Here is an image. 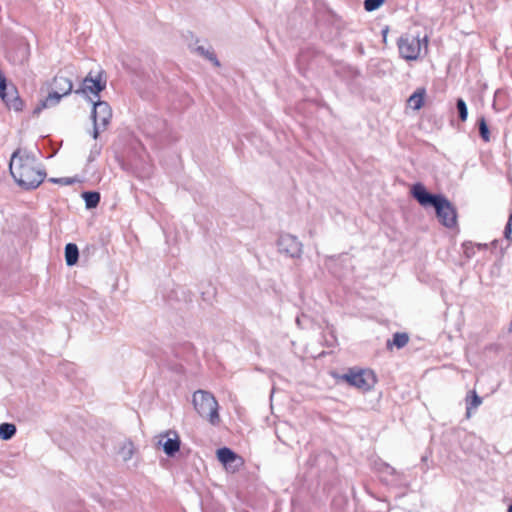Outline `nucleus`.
Wrapping results in <instances>:
<instances>
[{"label": "nucleus", "instance_id": "17", "mask_svg": "<svg viewBox=\"0 0 512 512\" xmlns=\"http://www.w3.org/2000/svg\"><path fill=\"white\" fill-rule=\"evenodd\" d=\"M81 196L87 209H94L100 203L101 196L97 191H84Z\"/></svg>", "mask_w": 512, "mask_h": 512}, {"label": "nucleus", "instance_id": "12", "mask_svg": "<svg viewBox=\"0 0 512 512\" xmlns=\"http://www.w3.org/2000/svg\"><path fill=\"white\" fill-rule=\"evenodd\" d=\"M52 87L62 95H69L73 91V82L70 78L57 74L52 81Z\"/></svg>", "mask_w": 512, "mask_h": 512}, {"label": "nucleus", "instance_id": "5", "mask_svg": "<svg viewBox=\"0 0 512 512\" xmlns=\"http://www.w3.org/2000/svg\"><path fill=\"white\" fill-rule=\"evenodd\" d=\"M422 43H424V49L427 51V36L420 39L418 36L415 37L410 34L402 35L397 41L400 56L408 61L417 60L422 50Z\"/></svg>", "mask_w": 512, "mask_h": 512}, {"label": "nucleus", "instance_id": "24", "mask_svg": "<svg viewBox=\"0 0 512 512\" xmlns=\"http://www.w3.org/2000/svg\"><path fill=\"white\" fill-rule=\"evenodd\" d=\"M384 3L385 0H364V9L372 12L379 9Z\"/></svg>", "mask_w": 512, "mask_h": 512}, {"label": "nucleus", "instance_id": "30", "mask_svg": "<svg viewBox=\"0 0 512 512\" xmlns=\"http://www.w3.org/2000/svg\"><path fill=\"white\" fill-rule=\"evenodd\" d=\"M389 32V27L388 26H385L383 29H382V36H383V41L386 42V38H387V34Z\"/></svg>", "mask_w": 512, "mask_h": 512}, {"label": "nucleus", "instance_id": "18", "mask_svg": "<svg viewBox=\"0 0 512 512\" xmlns=\"http://www.w3.org/2000/svg\"><path fill=\"white\" fill-rule=\"evenodd\" d=\"M482 403V398L475 392L471 391L466 397V417L471 416V411L476 409Z\"/></svg>", "mask_w": 512, "mask_h": 512}, {"label": "nucleus", "instance_id": "16", "mask_svg": "<svg viewBox=\"0 0 512 512\" xmlns=\"http://www.w3.org/2000/svg\"><path fill=\"white\" fill-rule=\"evenodd\" d=\"M216 455L223 465H231L238 458L237 454L228 447L219 448Z\"/></svg>", "mask_w": 512, "mask_h": 512}, {"label": "nucleus", "instance_id": "23", "mask_svg": "<svg viewBox=\"0 0 512 512\" xmlns=\"http://www.w3.org/2000/svg\"><path fill=\"white\" fill-rule=\"evenodd\" d=\"M119 454L121 455L123 461L130 460L134 454L133 443L131 441L125 442L120 448Z\"/></svg>", "mask_w": 512, "mask_h": 512}, {"label": "nucleus", "instance_id": "32", "mask_svg": "<svg viewBox=\"0 0 512 512\" xmlns=\"http://www.w3.org/2000/svg\"><path fill=\"white\" fill-rule=\"evenodd\" d=\"M352 71L354 72V75H355V76H358V75H359V71H358V70L353 69Z\"/></svg>", "mask_w": 512, "mask_h": 512}, {"label": "nucleus", "instance_id": "2", "mask_svg": "<svg viewBox=\"0 0 512 512\" xmlns=\"http://www.w3.org/2000/svg\"><path fill=\"white\" fill-rule=\"evenodd\" d=\"M410 193L422 207H433L438 221L443 226L453 228L457 225L456 208L446 196L429 192L421 182L413 184Z\"/></svg>", "mask_w": 512, "mask_h": 512}, {"label": "nucleus", "instance_id": "27", "mask_svg": "<svg viewBox=\"0 0 512 512\" xmlns=\"http://www.w3.org/2000/svg\"><path fill=\"white\" fill-rule=\"evenodd\" d=\"M463 249H464V254L468 258H471L475 254L474 244L472 242H465V243H463Z\"/></svg>", "mask_w": 512, "mask_h": 512}, {"label": "nucleus", "instance_id": "8", "mask_svg": "<svg viewBox=\"0 0 512 512\" xmlns=\"http://www.w3.org/2000/svg\"><path fill=\"white\" fill-rule=\"evenodd\" d=\"M158 445L168 457H174L180 450L181 440L175 430H168L158 436Z\"/></svg>", "mask_w": 512, "mask_h": 512}, {"label": "nucleus", "instance_id": "20", "mask_svg": "<svg viewBox=\"0 0 512 512\" xmlns=\"http://www.w3.org/2000/svg\"><path fill=\"white\" fill-rule=\"evenodd\" d=\"M195 51L199 55L204 57L205 59H207L210 62H212L214 64V66H216V67L220 66V62H219L216 54L214 53V51L211 49V47L210 48H205L204 46H197Z\"/></svg>", "mask_w": 512, "mask_h": 512}, {"label": "nucleus", "instance_id": "13", "mask_svg": "<svg viewBox=\"0 0 512 512\" xmlns=\"http://www.w3.org/2000/svg\"><path fill=\"white\" fill-rule=\"evenodd\" d=\"M65 261L67 266H74L79 260V249L75 243H67L64 249Z\"/></svg>", "mask_w": 512, "mask_h": 512}, {"label": "nucleus", "instance_id": "1", "mask_svg": "<svg viewBox=\"0 0 512 512\" xmlns=\"http://www.w3.org/2000/svg\"><path fill=\"white\" fill-rule=\"evenodd\" d=\"M36 157L32 152L17 149L13 152L9 170L14 181L25 190L37 188L45 179L46 171L36 168Z\"/></svg>", "mask_w": 512, "mask_h": 512}, {"label": "nucleus", "instance_id": "11", "mask_svg": "<svg viewBox=\"0 0 512 512\" xmlns=\"http://www.w3.org/2000/svg\"><path fill=\"white\" fill-rule=\"evenodd\" d=\"M63 97H65V95H62L59 91H55L53 89L51 92H49L47 97L41 100L34 108L33 115H39L43 109L58 105Z\"/></svg>", "mask_w": 512, "mask_h": 512}, {"label": "nucleus", "instance_id": "31", "mask_svg": "<svg viewBox=\"0 0 512 512\" xmlns=\"http://www.w3.org/2000/svg\"><path fill=\"white\" fill-rule=\"evenodd\" d=\"M477 247H478L479 249H484V248H486V247H487V244H477Z\"/></svg>", "mask_w": 512, "mask_h": 512}, {"label": "nucleus", "instance_id": "25", "mask_svg": "<svg viewBox=\"0 0 512 512\" xmlns=\"http://www.w3.org/2000/svg\"><path fill=\"white\" fill-rule=\"evenodd\" d=\"M50 182L60 184V185H72L78 180L72 177H62V178H50Z\"/></svg>", "mask_w": 512, "mask_h": 512}, {"label": "nucleus", "instance_id": "21", "mask_svg": "<svg viewBox=\"0 0 512 512\" xmlns=\"http://www.w3.org/2000/svg\"><path fill=\"white\" fill-rule=\"evenodd\" d=\"M477 127L479 135L484 142L490 141V129L484 116H481L477 120Z\"/></svg>", "mask_w": 512, "mask_h": 512}, {"label": "nucleus", "instance_id": "6", "mask_svg": "<svg viewBox=\"0 0 512 512\" xmlns=\"http://www.w3.org/2000/svg\"><path fill=\"white\" fill-rule=\"evenodd\" d=\"M106 84L107 75L104 70H100L96 75H93L92 71H90L82 80L80 87L74 90V92L85 96H88V93H90L99 98L100 93L106 89ZM87 98L89 99L90 97Z\"/></svg>", "mask_w": 512, "mask_h": 512}, {"label": "nucleus", "instance_id": "22", "mask_svg": "<svg viewBox=\"0 0 512 512\" xmlns=\"http://www.w3.org/2000/svg\"><path fill=\"white\" fill-rule=\"evenodd\" d=\"M456 110L458 113V118L461 122H465L468 118V108L467 104L462 98H458L456 100Z\"/></svg>", "mask_w": 512, "mask_h": 512}, {"label": "nucleus", "instance_id": "34", "mask_svg": "<svg viewBox=\"0 0 512 512\" xmlns=\"http://www.w3.org/2000/svg\"><path fill=\"white\" fill-rule=\"evenodd\" d=\"M11 98H12L11 96H8L6 100L11 101Z\"/></svg>", "mask_w": 512, "mask_h": 512}, {"label": "nucleus", "instance_id": "7", "mask_svg": "<svg viewBox=\"0 0 512 512\" xmlns=\"http://www.w3.org/2000/svg\"><path fill=\"white\" fill-rule=\"evenodd\" d=\"M278 251L290 258H300L302 254V243L296 236L282 234L277 240Z\"/></svg>", "mask_w": 512, "mask_h": 512}, {"label": "nucleus", "instance_id": "26", "mask_svg": "<svg viewBox=\"0 0 512 512\" xmlns=\"http://www.w3.org/2000/svg\"><path fill=\"white\" fill-rule=\"evenodd\" d=\"M101 153V146H98L97 144H94L93 147L90 150L89 156H88V163H91L96 160V158Z\"/></svg>", "mask_w": 512, "mask_h": 512}, {"label": "nucleus", "instance_id": "9", "mask_svg": "<svg viewBox=\"0 0 512 512\" xmlns=\"http://www.w3.org/2000/svg\"><path fill=\"white\" fill-rule=\"evenodd\" d=\"M89 101L93 103L91 118L93 122H99L102 126V130H105L109 125L112 118V109L108 102L98 99L93 101L89 98Z\"/></svg>", "mask_w": 512, "mask_h": 512}, {"label": "nucleus", "instance_id": "33", "mask_svg": "<svg viewBox=\"0 0 512 512\" xmlns=\"http://www.w3.org/2000/svg\"><path fill=\"white\" fill-rule=\"evenodd\" d=\"M508 512H512V503L508 507Z\"/></svg>", "mask_w": 512, "mask_h": 512}, {"label": "nucleus", "instance_id": "15", "mask_svg": "<svg viewBox=\"0 0 512 512\" xmlns=\"http://www.w3.org/2000/svg\"><path fill=\"white\" fill-rule=\"evenodd\" d=\"M409 342V335L405 332H396L393 334L392 340H388L386 343L387 349H392L395 346L397 349H402Z\"/></svg>", "mask_w": 512, "mask_h": 512}, {"label": "nucleus", "instance_id": "14", "mask_svg": "<svg viewBox=\"0 0 512 512\" xmlns=\"http://www.w3.org/2000/svg\"><path fill=\"white\" fill-rule=\"evenodd\" d=\"M425 95H426L425 88L416 89V91L412 95H410V97L408 98V100H407L408 105L413 110H420L424 105Z\"/></svg>", "mask_w": 512, "mask_h": 512}, {"label": "nucleus", "instance_id": "3", "mask_svg": "<svg viewBox=\"0 0 512 512\" xmlns=\"http://www.w3.org/2000/svg\"><path fill=\"white\" fill-rule=\"evenodd\" d=\"M338 381H343L349 386L362 390L370 391L377 383V377L371 369L349 368L344 374H332Z\"/></svg>", "mask_w": 512, "mask_h": 512}, {"label": "nucleus", "instance_id": "29", "mask_svg": "<svg viewBox=\"0 0 512 512\" xmlns=\"http://www.w3.org/2000/svg\"><path fill=\"white\" fill-rule=\"evenodd\" d=\"M100 131H103L102 130V126L100 125L99 122H93V131H92V137L93 139H97L100 135Z\"/></svg>", "mask_w": 512, "mask_h": 512}, {"label": "nucleus", "instance_id": "10", "mask_svg": "<svg viewBox=\"0 0 512 512\" xmlns=\"http://www.w3.org/2000/svg\"><path fill=\"white\" fill-rule=\"evenodd\" d=\"M30 56V46L26 41L18 42L13 50L7 53V59L14 65L25 64Z\"/></svg>", "mask_w": 512, "mask_h": 512}, {"label": "nucleus", "instance_id": "28", "mask_svg": "<svg viewBox=\"0 0 512 512\" xmlns=\"http://www.w3.org/2000/svg\"><path fill=\"white\" fill-rule=\"evenodd\" d=\"M382 473H387L389 475H396L397 474V471L395 468H393L392 466H390L389 464L387 463H383L381 465V468L379 469Z\"/></svg>", "mask_w": 512, "mask_h": 512}, {"label": "nucleus", "instance_id": "4", "mask_svg": "<svg viewBox=\"0 0 512 512\" xmlns=\"http://www.w3.org/2000/svg\"><path fill=\"white\" fill-rule=\"evenodd\" d=\"M193 405L201 417L208 419L212 425L219 424V406L212 393L204 390H197L193 394Z\"/></svg>", "mask_w": 512, "mask_h": 512}, {"label": "nucleus", "instance_id": "19", "mask_svg": "<svg viewBox=\"0 0 512 512\" xmlns=\"http://www.w3.org/2000/svg\"><path fill=\"white\" fill-rule=\"evenodd\" d=\"M17 432L16 425L13 423L4 422L0 424V439L10 440Z\"/></svg>", "mask_w": 512, "mask_h": 512}]
</instances>
